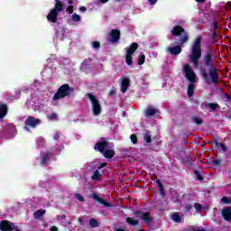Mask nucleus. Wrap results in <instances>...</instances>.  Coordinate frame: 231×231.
<instances>
[{"mask_svg": "<svg viewBox=\"0 0 231 231\" xmlns=\"http://www.w3.org/2000/svg\"><path fill=\"white\" fill-rule=\"evenodd\" d=\"M194 174L199 181H203V175H201L199 171H195Z\"/></svg>", "mask_w": 231, "mask_h": 231, "instance_id": "nucleus-38", "label": "nucleus"}, {"mask_svg": "<svg viewBox=\"0 0 231 231\" xmlns=\"http://www.w3.org/2000/svg\"><path fill=\"white\" fill-rule=\"evenodd\" d=\"M103 156L105 158H106V160H111L112 158H115V154H116V152H115L114 149H109L107 148L103 153Z\"/></svg>", "mask_w": 231, "mask_h": 231, "instance_id": "nucleus-18", "label": "nucleus"}, {"mask_svg": "<svg viewBox=\"0 0 231 231\" xmlns=\"http://www.w3.org/2000/svg\"><path fill=\"white\" fill-rule=\"evenodd\" d=\"M221 159H216L211 162L213 167H219V165H221Z\"/></svg>", "mask_w": 231, "mask_h": 231, "instance_id": "nucleus-37", "label": "nucleus"}, {"mask_svg": "<svg viewBox=\"0 0 231 231\" xmlns=\"http://www.w3.org/2000/svg\"><path fill=\"white\" fill-rule=\"evenodd\" d=\"M100 176H102V174H100V171H98V170H96L94 171V174L91 176V180H93V181H97V180L100 179Z\"/></svg>", "mask_w": 231, "mask_h": 231, "instance_id": "nucleus-29", "label": "nucleus"}, {"mask_svg": "<svg viewBox=\"0 0 231 231\" xmlns=\"http://www.w3.org/2000/svg\"><path fill=\"white\" fill-rule=\"evenodd\" d=\"M187 231H207V230L205 228L196 229L194 227H190V228L187 229Z\"/></svg>", "mask_w": 231, "mask_h": 231, "instance_id": "nucleus-48", "label": "nucleus"}, {"mask_svg": "<svg viewBox=\"0 0 231 231\" xmlns=\"http://www.w3.org/2000/svg\"><path fill=\"white\" fill-rule=\"evenodd\" d=\"M115 231H129V229H122V228L116 227Z\"/></svg>", "mask_w": 231, "mask_h": 231, "instance_id": "nucleus-56", "label": "nucleus"}, {"mask_svg": "<svg viewBox=\"0 0 231 231\" xmlns=\"http://www.w3.org/2000/svg\"><path fill=\"white\" fill-rule=\"evenodd\" d=\"M92 198H93V199H95V201H97V203H100V205H104V207H107V208L113 207V205L111 203L104 200V199L100 198V196H98V194H97V193H93Z\"/></svg>", "mask_w": 231, "mask_h": 231, "instance_id": "nucleus-13", "label": "nucleus"}, {"mask_svg": "<svg viewBox=\"0 0 231 231\" xmlns=\"http://www.w3.org/2000/svg\"><path fill=\"white\" fill-rule=\"evenodd\" d=\"M211 42L216 44V42H217V40H216L217 38V32H211Z\"/></svg>", "mask_w": 231, "mask_h": 231, "instance_id": "nucleus-33", "label": "nucleus"}, {"mask_svg": "<svg viewBox=\"0 0 231 231\" xmlns=\"http://www.w3.org/2000/svg\"><path fill=\"white\" fill-rule=\"evenodd\" d=\"M60 138V134L59 132H56L53 135V140L58 142V140Z\"/></svg>", "mask_w": 231, "mask_h": 231, "instance_id": "nucleus-46", "label": "nucleus"}, {"mask_svg": "<svg viewBox=\"0 0 231 231\" xmlns=\"http://www.w3.org/2000/svg\"><path fill=\"white\" fill-rule=\"evenodd\" d=\"M159 191L161 192L162 196H165V188H163V185L158 187Z\"/></svg>", "mask_w": 231, "mask_h": 231, "instance_id": "nucleus-45", "label": "nucleus"}, {"mask_svg": "<svg viewBox=\"0 0 231 231\" xmlns=\"http://www.w3.org/2000/svg\"><path fill=\"white\" fill-rule=\"evenodd\" d=\"M156 183H157V185H158V188H159V187H162V185H163V183H162V180H160V179H157V180H156Z\"/></svg>", "mask_w": 231, "mask_h": 231, "instance_id": "nucleus-52", "label": "nucleus"}, {"mask_svg": "<svg viewBox=\"0 0 231 231\" xmlns=\"http://www.w3.org/2000/svg\"><path fill=\"white\" fill-rule=\"evenodd\" d=\"M209 109H212V111H216L219 107V104L217 103H209L208 105Z\"/></svg>", "mask_w": 231, "mask_h": 231, "instance_id": "nucleus-35", "label": "nucleus"}, {"mask_svg": "<svg viewBox=\"0 0 231 231\" xmlns=\"http://www.w3.org/2000/svg\"><path fill=\"white\" fill-rule=\"evenodd\" d=\"M89 62H91V59H86L82 63H81V71H88L89 69Z\"/></svg>", "mask_w": 231, "mask_h": 231, "instance_id": "nucleus-22", "label": "nucleus"}, {"mask_svg": "<svg viewBox=\"0 0 231 231\" xmlns=\"http://www.w3.org/2000/svg\"><path fill=\"white\" fill-rule=\"evenodd\" d=\"M194 208L197 210V212H201L203 210V206L199 203H195Z\"/></svg>", "mask_w": 231, "mask_h": 231, "instance_id": "nucleus-39", "label": "nucleus"}, {"mask_svg": "<svg viewBox=\"0 0 231 231\" xmlns=\"http://www.w3.org/2000/svg\"><path fill=\"white\" fill-rule=\"evenodd\" d=\"M109 139L106 137L100 138L99 141L94 145V150L101 154L106 150L109 149Z\"/></svg>", "mask_w": 231, "mask_h": 231, "instance_id": "nucleus-8", "label": "nucleus"}, {"mask_svg": "<svg viewBox=\"0 0 231 231\" xmlns=\"http://www.w3.org/2000/svg\"><path fill=\"white\" fill-rule=\"evenodd\" d=\"M138 43L133 42L129 47H127L126 50V55H125V62L127 66H133V55L134 54V51L138 50Z\"/></svg>", "mask_w": 231, "mask_h": 231, "instance_id": "nucleus-7", "label": "nucleus"}, {"mask_svg": "<svg viewBox=\"0 0 231 231\" xmlns=\"http://www.w3.org/2000/svg\"><path fill=\"white\" fill-rule=\"evenodd\" d=\"M78 221H79V225H81V226H84V219H82L81 217H79Z\"/></svg>", "mask_w": 231, "mask_h": 231, "instance_id": "nucleus-51", "label": "nucleus"}, {"mask_svg": "<svg viewBox=\"0 0 231 231\" xmlns=\"http://www.w3.org/2000/svg\"><path fill=\"white\" fill-rule=\"evenodd\" d=\"M100 1V3H102L103 5H106V3H107V1H109V0H99Z\"/></svg>", "mask_w": 231, "mask_h": 231, "instance_id": "nucleus-58", "label": "nucleus"}, {"mask_svg": "<svg viewBox=\"0 0 231 231\" xmlns=\"http://www.w3.org/2000/svg\"><path fill=\"white\" fill-rule=\"evenodd\" d=\"M158 113V110L152 106H148L145 110V116H154Z\"/></svg>", "mask_w": 231, "mask_h": 231, "instance_id": "nucleus-21", "label": "nucleus"}, {"mask_svg": "<svg viewBox=\"0 0 231 231\" xmlns=\"http://www.w3.org/2000/svg\"><path fill=\"white\" fill-rule=\"evenodd\" d=\"M192 122L194 124H196L197 125H203V119L198 117V116H194L191 118Z\"/></svg>", "mask_w": 231, "mask_h": 231, "instance_id": "nucleus-30", "label": "nucleus"}, {"mask_svg": "<svg viewBox=\"0 0 231 231\" xmlns=\"http://www.w3.org/2000/svg\"><path fill=\"white\" fill-rule=\"evenodd\" d=\"M75 198L78 199V201H80V203H84V201H86V199H84V197L79 193L75 194Z\"/></svg>", "mask_w": 231, "mask_h": 231, "instance_id": "nucleus-41", "label": "nucleus"}, {"mask_svg": "<svg viewBox=\"0 0 231 231\" xmlns=\"http://www.w3.org/2000/svg\"><path fill=\"white\" fill-rule=\"evenodd\" d=\"M130 85H131V80L129 79V78H125L121 83L122 93H126L127 89H129Z\"/></svg>", "mask_w": 231, "mask_h": 231, "instance_id": "nucleus-15", "label": "nucleus"}, {"mask_svg": "<svg viewBox=\"0 0 231 231\" xmlns=\"http://www.w3.org/2000/svg\"><path fill=\"white\" fill-rule=\"evenodd\" d=\"M171 219L174 221V223H181V217L180 216V213H173L171 215Z\"/></svg>", "mask_w": 231, "mask_h": 231, "instance_id": "nucleus-27", "label": "nucleus"}, {"mask_svg": "<svg viewBox=\"0 0 231 231\" xmlns=\"http://www.w3.org/2000/svg\"><path fill=\"white\" fill-rule=\"evenodd\" d=\"M51 231H59L56 226L52 227Z\"/></svg>", "mask_w": 231, "mask_h": 231, "instance_id": "nucleus-60", "label": "nucleus"}, {"mask_svg": "<svg viewBox=\"0 0 231 231\" xmlns=\"http://www.w3.org/2000/svg\"><path fill=\"white\" fill-rule=\"evenodd\" d=\"M104 167H107V162H102V163L99 165L98 169H104Z\"/></svg>", "mask_w": 231, "mask_h": 231, "instance_id": "nucleus-50", "label": "nucleus"}, {"mask_svg": "<svg viewBox=\"0 0 231 231\" xmlns=\"http://www.w3.org/2000/svg\"><path fill=\"white\" fill-rule=\"evenodd\" d=\"M15 225L8 220H2L0 222V230L1 231H14Z\"/></svg>", "mask_w": 231, "mask_h": 231, "instance_id": "nucleus-10", "label": "nucleus"}, {"mask_svg": "<svg viewBox=\"0 0 231 231\" xmlns=\"http://www.w3.org/2000/svg\"><path fill=\"white\" fill-rule=\"evenodd\" d=\"M69 5H73V0H69Z\"/></svg>", "mask_w": 231, "mask_h": 231, "instance_id": "nucleus-61", "label": "nucleus"}, {"mask_svg": "<svg viewBox=\"0 0 231 231\" xmlns=\"http://www.w3.org/2000/svg\"><path fill=\"white\" fill-rule=\"evenodd\" d=\"M143 138L146 143H151L152 142V136L151 131L145 132Z\"/></svg>", "mask_w": 231, "mask_h": 231, "instance_id": "nucleus-23", "label": "nucleus"}, {"mask_svg": "<svg viewBox=\"0 0 231 231\" xmlns=\"http://www.w3.org/2000/svg\"><path fill=\"white\" fill-rule=\"evenodd\" d=\"M213 143H215V145H220V149H222L223 152H226L227 149L226 148V144H225L224 143H217V140H216V138H213Z\"/></svg>", "mask_w": 231, "mask_h": 231, "instance_id": "nucleus-25", "label": "nucleus"}, {"mask_svg": "<svg viewBox=\"0 0 231 231\" xmlns=\"http://www.w3.org/2000/svg\"><path fill=\"white\" fill-rule=\"evenodd\" d=\"M75 91V89L69 87V84L61 85L58 91L54 94L52 100L57 101L62 98H66V97H70V95Z\"/></svg>", "mask_w": 231, "mask_h": 231, "instance_id": "nucleus-4", "label": "nucleus"}, {"mask_svg": "<svg viewBox=\"0 0 231 231\" xmlns=\"http://www.w3.org/2000/svg\"><path fill=\"white\" fill-rule=\"evenodd\" d=\"M150 5H156L158 3V0H148Z\"/></svg>", "mask_w": 231, "mask_h": 231, "instance_id": "nucleus-53", "label": "nucleus"}, {"mask_svg": "<svg viewBox=\"0 0 231 231\" xmlns=\"http://www.w3.org/2000/svg\"><path fill=\"white\" fill-rule=\"evenodd\" d=\"M86 10H88V8H86V6L79 7V12H86Z\"/></svg>", "mask_w": 231, "mask_h": 231, "instance_id": "nucleus-54", "label": "nucleus"}, {"mask_svg": "<svg viewBox=\"0 0 231 231\" xmlns=\"http://www.w3.org/2000/svg\"><path fill=\"white\" fill-rule=\"evenodd\" d=\"M192 210V204H186L184 207V212H190Z\"/></svg>", "mask_w": 231, "mask_h": 231, "instance_id": "nucleus-44", "label": "nucleus"}, {"mask_svg": "<svg viewBox=\"0 0 231 231\" xmlns=\"http://www.w3.org/2000/svg\"><path fill=\"white\" fill-rule=\"evenodd\" d=\"M211 32H217V28H219V24L217 23V21L213 20V23L211 24Z\"/></svg>", "mask_w": 231, "mask_h": 231, "instance_id": "nucleus-32", "label": "nucleus"}, {"mask_svg": "<svg viewBox=\"0 0 231 231\" xmlns=\"http://www.w3.org/2000/svg\"><path fill=\"white\" fill-rule=\"evenodd\" d=\"M125 222L128 225H131V226H138V223H139L138 220H136V219H134V217H126Z\"/></svg>", "mask_w": 231, "mask_h": 231, "instance_id": "nucleus-24", "label": "nucleus"}, {"mask_svg": "<svg viewBox=\"0 0 231 231\" xmlns=\"http://www.w3.org/2000/svg\"><path fill=\"white\" fill-rule=\"evenodd\" d=\"M185 46V44H177L176 46H173V47H168L167 48V52L168 53H171V55H174V56H177V55H180V53H181L182 51V49Z\"/></svg>", "mask_w": 231, "mask_h": 231, "instance_id": "nucleus-11", "label": "nucleus"}, {"mask_svg": "<svg viewBox=\"0 0 231 231\" xmlns=\"http://www.w3.org/2000/svg\"><path fill=\"white\" fill-rule=\"evenodd\" d=\"M89 226H91V228H97V226H98V220L91 218L89 220Z\"/></svg>", "mask_w": 231, "mask_h": 231, "instance_id": "nucleus-31", "label": "nucleus"}, {"mask_svg": "<svg viewBox=\"0 0 231 231\" xmlns=\"http://www.w3.org/2000/svg\"><path fill=\"white\" fill-rule=\"evenodd\" d=\"M51 158V152H45L41 157V165H46V163H48V162H50Z\"/></svg>", "mask_w": 231, "mask_h": 231, "instance_id": "nucleus-19", "label": "nucleus"}, {"mask_svg": "<svg viewBox=\"0 0 231 231\" xmlns=\"http://www.w3.org/2000/svg\"><path fill=\"white\" fill-rule=\"evenodd\" d=\"M130 139H131L132 143H138V137H136V134H133L130 136Z\"/></svg>", "mask_w": 231, "mask_h": 231, "instance_id": "nucleus-43", "label": "nucleus"}, {"mask_svg": "<svg viewBox=\"0 0 231 231\" xmlns=\"http://www.w3.org/2000/svg\"><path fill=\"white\" fill-rule=\"evenodd\" d=\"M171 35L173 37H179V39L175 40V44H187L189 42L190 37L189 36V32L185 31V28H183L181 25H175L171 29Z\"/></svg>", "mask_w": 231, "mask_h": 231, "instance_id": "nucleus-3", "label": "nucleus"}, {"mask_svg": "<svg viewBox=\"0 0 231 231\" xmlns=\"http://www.w3.org/2000/svg\"><path fill=\"white\" fill-rule=\"evenodd\" d=\"M46 214V210L44 209H38L34 212L35 219H39V217H42Z\"/></svg>", "mask_w": 231, "mask_h": 231, "instance_id": "nucleus-26", "label": "nucleus"}, {"mask_svg": "<svg viewBox=\"0 0 231 231\" xmlns=\"http://www.w3.org/2000/svg\"><path fill=\"white\" fill-rule=\"evenodd\" d=\"M134 216L135 217H139V219L143 221V223H146V225H152V223L153 221L152 216H151V212H149V211L143 212L142 210L137 209V210L134 211Z\"/></svg>", "mask_w": 231, "mask_h": 231, "instance_id": "nucleus-6", "label": "nucleus"}, {"mask_svg": "<svg viewBox=\"0 0 231 231\" xmlns=\"http://www.w3.org/2000/svg\"><path fill=\"white\" fill-rule=\"evenodd\" d=\"M226 10H231V3L228 2L226 5Z\"/></svg>", "mask_w": 231, "mask_h": 231, "instance_id": "nucleus-55", "label": "nucleus"}, {"mask_svg": "<svg viewBox=\"0 0 231 231\" xmlns=\"http://www.w3.org/2000/svg\"><path fill=\"white\" fill-rule=\"evenodd\" d=\"M72 21L74 23H80V15H79L78 14H72V17H71Z\"/></svg>", "mask_w": 231, "mask_h": 231, "instance_id": "nucleus-36", "label": "nucleus"}, {"mask_svg": "<svg viewBox=\"0 0 231 231\" xmlns=\"http://www.w3.org/2000/svg\"><path fill=\"white\" fill-rule=\"evenodd\" d=\"M183 71L185 73L186 79L189 80V82H190V84L188 86V97L190 98V97L194 96V83L196 80H198V78L194 72V69L190 68L189 63L183 65Z\"/></svg>", "mask_w": 231, "mask_h": 231, "instance_id": "nucleus-2", "label": "nucleus"}, {"mask_svg": "<svg viewBox=\"0 0 231 231\" xmlns=\"http://www.w3.org/2000/svg\"><path fill=\"white\" fill-rule=\"evenodd\" d=\"M67 12H69V14H73V5H69V6L67 8Z\"/></svg>", "mask_w": 231, "mask_h": 231, "instance_id": "nucleus-49", "label": "nucleus"}, {"mask_svg": "<svg viewBox=\"0 0 231 231\" xmlns=\"http://www.w3.org/2000/svg\"><path fill=\"white\" fill-rule=\"evenodd\" d=\"M6 115H8V106L0 102V120H3Z\"/></svg>", "mask_w": 231, "mask_h": 231, "instance_id": "nucleus-17", "label": "nucleus"}, {"mask_svg": "<svg viewBox=\"0 0 231 231\" xmlns=\"http://www.w3.org/2000/svg\"><path fill=\"white\" fill-rule=\"evenodd\" d=\"M92 47L94 48V50H98V48H100V42H92Z\"/></svg>", "mask_w": 231, "mask_h": 231, "instance_id": "nucleus-42", "label": "nucleus"}, {"mask_svg": "<svg viewBox=\"0 0 231 231\" xmlns=\"http://www.w3.org/2000/svg\"><path fill=\"white\" fill-rule=\"evenodd\" d=\"M226 98L227 100H231V97H230L228 94H226Z\"/></svg>", "mask_w": 231, "mask_h": 231, "instance_id": "nucleus-59", "label": "nucleus"}, {"mask_svg": "<svg viewBox=\"0 0 231 231\" xmlns=\"http://www.w3.org/2000/svg\"><path fill=\"white\" fill-rule=\"evenodd\" d=\"M57 17H59V13L51 9L47 15V21H49V23H57Z\"/></svg>", "mask_w": 231, "mask_h": 231, "instance_id": "nucleus-14", "label": "nucleus"}, {"mask_svg": "<svg viewBox=\"0 0 231 231\" xmlns=\"http://www.w3.org/2000/svg\"><path fill=\"white\" fill-rule=\"evenodd\" d=\"M116 1L120 2V1H122V0H116Z\"/></svg>", "mask_w": 231, "mask_h": 231, "instance_id": "nucleus-62", "label": "nucleus"}, {"mask_svg": "<svg viewBox=\"0 0 231 231\" xmlns=\"http://www.w3.org/2000/svg\"><path fill=\"white\" fill-rule=\"evenodd\" d=\"M48 120H57L59 116L56 113H51V115L47 116Z\"/></svg>", "mask_w": 231, "mask_h": 231, "instance_id": "nucleus-40", "label": "nucleus"}, {"mask_svg": "<svg viewBox=\"0 0 231 231\" xmlns=\"http://www.w3.org/2000/svg\"><path fill=\"white\" fill-rule=\"evenodd\" d=\"M222 217L225 221H231V207L225 208L222 210Z\"/></svg>", "mask_w": 231, "mask_h": 231, "instance_id": "nucleus-16", "label": "nucleus"}, {"mask_svg": "<svg viewBox=\"0 0 231 231\" xmlns=\"http://www.w3.org/2000/svg\"><path fill=\"white\" fill-rule=\"evenodd\" d=\"M88 98H89L90 102H92V112L95 116H98L102 113V105H100V101L97 98L95 95L92 93L87 94Z\"/></svg>", "mask_w": 231, "mask_h": 231, "instance_id": "nucleus-5", "label": "nucleus"}, {"mask_svg": "<svg viewBox=\"0 0 231 231\" xmlns=\"http://www.w3.org/2000/svg\"><path fill=\"white\" fill-rule=\"evenodd\" d=\"M109 97H113L115 95H116V90L115 89V88H113L110 91H109Z\"/></svg>", "mask_w": 231, "mask_h": 231, "instance_id": "nucleus-47", "label": "nucleus"}, {"mask_svg": "<svg viewBox=\"0 0 231 231\" xmlns=\"http://www.w3.org/2000/svg\"><path fill=\"white\" fill-rule=\"evenodd\" d=\"M222 203H224V205H230L231 203V197H223L221 199Z\"/></svg>", "mask_w": 231, "mask_h": 231, "instance_id": "nucleus-34", "label": "nucleus"}, {"mask_svg": "<svg viewBox=\"0 0 231 231\" xmlns=\"http://www.w3.org/2000/svg\"><path fill=\"white\" fill-rule=\"evenodd\" d=\"M205 1H207V0H196V2L199 3V4H203V3H205Z\"/></svg>", "mask_w": 231, "mask_h": 231, "instance_id": "nucleus-57", "label": "nucleus"}, {"mask_svg": "<svg viewBox=\"0 0 231 231\" xmlns=\"http://www.w3.org/2000/svg\"><path fill=\"white\" fill-rule=\"evenodd\" d=\"M110 42H112L113 44H115V42H118V41H120V37H121V33H120V30L118 29H114L110 32Z\"/></svg>", "mask_w": 231, "mask_h": 231, "instance_id": "nucleus-12", "label": "nucleus"}, {"mask_svg": "<svg viewBox=\"0 0 231 231\" xmlns=\"http://www.w3.org/2000/svg\"><path fill=\"white\" fill-rule=\"evenodd\" d=\"M55 5L54 8H52V10H54L55 12H57L59 14V12H62L64 10V3H62V1L60 0H55Z\"/></svg>", "mask_w": 231, "mask_h": 231, "instance_id": "nucleus-20", "label": "nucleus"}, {"mask_svg": "<svg viewBox=\"0 0 231 231\" xmlns=\"http://www.w3.org/2000/svg\"><path fill=\"white\" fill-rule=\"evenodd\" d=\"M201 37H197L189 54V61L192 62L194 68L199 69V75L206 84H219V69L216 68L217 60L214 58L212 50L208 51L203 58L202 64L199 65L201 59Z\"/></svg>", "mask_w": 231, "mask_h": 231, "instance_id": "nucleus-1", "label": "nucleus"}, {"mask_svg": "<svg viewBox=\"0 0 231 231\" xmlns=\"http://www.w3.org/2000/svg\"><path fill=\"white\" fill-rule=\"evenodd\" d=\"M143 64H145V54L141 52L138 57V65L143 66Z\"/></svg>", "mask_w": 231, "mask_h": 231, "instance_id": "nucleus-28", "label": "nucleus"}, {"mask_svg": "<svg viewBox=\"0 0 231 231\" xmlns=\"http://www.w3.org/2000/svg\"><path fill=\"white\" fill-rule=\"evenodd\" d=\"M40 124H41V119L29 116L24 121V130L30 131V127L32 129H35V127H37V125H40Z\"/></svg>", "mask_w": 231, "mask_h": 231, "instance_id": "nucleus-9", "label": "nucleus"}]
</instances>
